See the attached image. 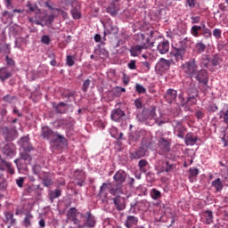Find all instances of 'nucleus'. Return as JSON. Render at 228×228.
I'll use <instances>...</instances> for the list:
<instances>
[{
    "mask_svg": "<svg viewBox=\"0 0 228 228\" xmlns=\"http://www.w3.org/2000/svg\"><path fill=\"white\" fill-rule=\"evenodd\" d=\"M129 154L130 159H141L147 154V148L141 146L139 149L130 151Z\"/></svg>",
    "mask_w": 228,
    "mask_h": 228,
    "instance_id": "6",
    "label": "nucleus"
},
{
    "mask_svg": "<svg viewBox=\"0 0 228 228\" xmlns=\"http://www.w3.org/2000/svg\"><path fill=\"white\" fill-rule=\"evenodd\" d=\"M147 165H149V162L145 159H141L139 162H138V167H139V170L141 172H147V169H145V167H147Z\"/></svg>",
    "mask_w": 228,
    "mask_h": 228,
    "instance_id": "43",
    "label": "nucleus"
},
{
    "mask_svg": "<svg viewBox=\"0 0 228 228\" xmlns=\"http://www.w3.org/2000/svg\"><path fill=\"white\" fill-rule=\"evenodd\" d=\"M197 97H199V91L197 89H189L187 99L183 94H179L178 99L181 106H193L197 104Z\"/></svg>",
    "mask_w": 228,
    "mask_h": 228,
    "instance_id": "2",
    "label": "nucleus"
},
{
    "mask_svg": "<svg viewBox=\"0 0 228 228\" xmlns=\"http://www.w3.org/2000/svg\"><path fill=\"white\" fill-rule=\"evenodd\" d=\"M5 60L7 67L10 68L15 66V61H13V59L10 58L8 55L5 57Z\"/></svg>",
    "mask_w": 228,
    "mask_h": 228,
    "instance_id": "55",
    "label": "nucleus"
},
{
    "mask_svg": "<svg viewBox=\"0 0 228 228\" xmlns=\"http://www.w3.org/2000/svg\"><path fill=\"white\" fill-rule=\"evenodd\" d=\"M27 6L28 7L29 12H36L37 8H38V6H37V4H31V2H28Z\"/></svg>",
    "mask_w": 228,
    "mask_h": 228,
    "instance_id": "59",
    "label": "nucleus"
},
{
    "mask_svg": "<svg viewBox=\"0 0 228 228\" xmlns=\"http://www.w3.org/2000/svg\"><path fill=\"white\" fill-rule=\"evenodd\" d=\"M159 149H161V151H164V152H169V151H170V139L161 137L159 140Z\"/></svg>",
    "mask_w": 228,
    "mask_h": 228,
    "instance_id": "17",
    "label": "nucleus"
},
{
    "mask_svg": "<svg viewBox=\"0 0 228 228\" xmlns=\"http://www.w3.org/2000/svg\"><path fill=\"white\" fill-rule=\"evenodd\" d=\"M25 177H19L16 179V184L19 186V188H23L24 187V181Z\"/></svg>",
    "mask_w": 228,
    "mask_h": 228,
    "instance_id": "56",
    "label": "nucleus"
},
{
    "mask_svg": "<svg viewBox=\"0 0 228 228\" xmlns=\"http://www.w3.org/2000/svg\"><path fill=\"white\" fill-rule=\"evenodd\" d=\"M75 178L77 181H78L77 182V184L78 186H83V184L85 183V172L83 170L75 171Z\"/></svg>",
    "mask_w": 228,
    "mask_h": 228,
    "instance_id": "24",
    "label": "nucleus"
},
{
    "mask_svg": "<svg viewBox=\"0 0 228 228\" xmlns=\"http://www.w3.org/2000/svg\"><path fill=\"white\" fill-rule=\"evenodd\" d=\"M222 142H224V147H227V145H228V132H224V134L222 137Z\"/></svg>",
    "mask_w": 228,
    "mask_h": 228,
    "instance_id": "62",
    "label": "nucleus"
},
{
    "mask_svg": "<svg viewBox=\"0 0 228 228\" xmlns=\"http://www.w3.org/2000/svg\"><path fill=\"white\" fill-rule=\"evenodd\" d=\"M156 106H151L146 113V120H156L158 114H156Z\"/></svg>",
    "mask_w": 228,
    "mask_h": 228,
    "instance_id": "25",
    "label": "nucleus"
},
{
    "mask_svg": "<svg viewBox=\"0 0 228 228\" xmlns=\"http://www.w3.org/2000/svg\"><path fill=\"white\" fill-rule=\"evenodd\" d=\"M201 35L202 37H204V38H211V29L209 28L202 29Z\"/></svg>",
    "mask_w": 228,
    "mask_h": 228,
    "instance_id": "51",
    "label": "nucleus"
},
{
    "mask_svg": "<svg viewBox=\"0 0 228 228\" xmlns=\"http://www.w3.org/2000/svg\"><path fill=\"white\" fill-rule=\"evenodd\" d=\"M70 13L73 17V19H75V20H77L79 19H81V11H79V7H74L71 11Z\"/></svg>",
    "mask_w": 228,
    "mask_h": 228,
    "instance_id": "38",
    "label": "nucleus"
},
{
    "mask_svg": "<svg viewBox=\"0 0 228 228\" xmlns=\"http://www.w3.org/2000/svg\"><path fill=\"white\" fill-rule=\"evenodd\" d=\"M20 147L23 149V152L20 153V159H23V161H31V156L28 154V152H31V151H34L35 148H33V145L29 142V136L21 137L20 141Z\"/></svg>",
    "mask_w": 228,
    "mask_h": 228,
    "instance_id": "1",
    "label": "nucleus"
},
{
    "mask_svg": "<svg viewBox=\"0 0 228 228\" xmlns=\"http://www.w3.org/2000/svg\"><path fill=\"white\" fill-rule=\"evenodd\" d=\"M39 179H42L43 184L46 188H49V186H53V175L51 174V173H47V172L46 173H43L42 177L39 178Z\"/></svg>",
    "mask_w": 228,
    "mask_h": 228,
    "instance_id": "14",
    "label": "nucleus"
},
{
    "mask_svg": "<svg viewBox=\"0 0 228 228\" xmlns=\"http://www.w3.org/2000/svg\"><path fill=\"white\" fill-rule=\"evenodd\" d=\"M208 111H210V113H215V111H218V107L215 103H210L208 107Z\"/></svg>",
    "mask_w": 228,
    "mask_h": 228,
    "instance_id": "52",
    "label": "nucleus"
},
{
    "mask_svg": "<svg viewBox=\"0 0 228 228\" xmlns=\"http://www.w3.org/2000/svg\"><path fill=\"white\" fill-rule=\"evenodd\" d=\"M201 67H205L208 69L209 66V55L208 54H203L200 61Z\"/></svg>",
    "mask_w": 228,
    "mask_h": 228,
    "instance_id": "42",
    "label": "nucleus"
},
{
    "mask_svg": "<svg viewBox=\"0 0 228 228\" xmlns=\"http://www.w3.org/2000/svg\"><path fill=\"white\" fill-rule=\"evenodd\" d=\"M195 49H196L197 54H202V53L206 52V45L202 43V41L198 42L195 45Z\"/></svg>",
    "mask_w": 228,
    "mask_h": 228,
    "instance_id": "35",
    "label": "nucleus"
},
{
    "mask_svg": "<svg viewBox=\"0 0 228 228\" xmlns=\"http://www.w3.org/2000/svg\"><path fill=\"white\" fill-rule=\"evenodd\" d=\"M219 117H220V118H223L224 124H227V126H228V110H221L219 112Z\"/></svg>",
    "mask_w": 228,
    "mask_h": 228,
    "instance_id": "45",
    "label": "nucleus"
},
{
    "mask_svg": "<svg viewBox=\"0 0 228 228\" xmlns=\"http://www.w3.org/2000/svg\"><path fill=\"white\" fill-rule=\"evenodd\" d=\"M4 216H5V221L7 222V224H11V225H15L17 221L15 220V218H13L12 213L5 212Z\"/></svg>",
    "mask_w": 228,
    "mask_h": 228,
    "instance_id": "37",
    "label": "nucleus"
},
{
    "mask_svg": "<svg viewBox=\"0 0 228 228\" xmlns=\"http://www.w3.org/2000/svg\"><path fill=\"white\" fill-rule=\"evenodd\" d=\"M90 83H92V81L90 79H86L84 81L83 86H82V91L86 93L88 92V88H90Z\"/></svg>",
    "mask_w": 228,
    "mask_h": 228,
    "instance_id": "50",
    "label": "nucleus"
},
{
    "mask_svg": "<svg viewBox=\"0 0 228 228\" xmlns=\"http://www.w3.org/2000/svg\"><path fill=\"white\" fill-rule=\"evenodd\" d=\"M201 29H202V27L194 25L191 28V34L192 35V37H195L197 38L200 37V34L199 33V31H200Z\"/></svg>",
    "mask_w": 228,
    "mask_h": 228,
    "instance_id": "40",
    "label": "nucleus"
},
{
    "mask_svg": "<svg viewBox=\"0 0 228 228\" xmlns=\"http://www.w3.org/2000/svg\"><path fill=\"white\" fill-rule=\"evenodd\" d=\"M51 143L53 149H57V151H60V149H63L64 145H67V139L65 138V136L55 133L53 138L51 139Z\"/></svg>",
    "mask_w": 228,
    "mask_h": 228,
    "instance_id": "5",
    "label": "nucleus"
},
{
    "mask_svg": "<svg viewBox=\"0 0 228 228\" xmlns=\"http://www.w3.org/2000/svg\"><path fill=\"white\" fill-rule=\"evenodd\" d=\"M172 64V61L161 58L157 65L159 67V70L160 72H165L170 69V65Z\"/></svg>",
    "mask_w": 228,
    "mask_h": 228,
    "instance_id": "19",
    "label": "nucleus"
},
{
    "mask_svg": "<svg viewBox=\"0 0 228 228\" xmlns=\"http://www.w3.org/2000/svg\"><path fill=\"white\" fill-rule=\"evenodd\" d=\"M49 195H50L51 200H54V199H58L59 197L61 196V191L60 190H55L54 191H51Z\"/></svg>",
    "mask_w": 228,
    "mask_h": 228,
    "instance_id": "44",
    "label": "nucleus"
},
{
    "mask_svg": "<svg viewBox=\"0 0 228 228\" xmlns=\"http://www.w3.org/2000/svg\"><path fill=\"white\" fill-rule=\"evenodd\" d=\"M124 93H126V88L124 87L116 86L112 89V94L114 97H120Z\"/></svg>",
    "mask_w": 228,
    "mask_h": 228,
    "instance_id": "36",
    "label": "nucleus"
},
{
    "mask_svg": "<svg viewBox=\"0 0 228 228\" xmlns=\"http://www.w3.org/2000/svg\"><path fill=\"white\" fill-rule=\"evenodd\" d=\"M154 44L155 42L151 43V39L147 38L146 43L132 46L130 48L131 56L136 57L139 54H142V51H143V49H152V47H154Z\"/></svg>",
    "mask_w": 228,
    "mask_h": 228,
    "instance_id": "4",
    "label": "nucleus"
},
{
    "mask_svg": "<svg viewBox=\"0 0 228 228\" xmlns=\"http://www.w3.org/2000/svg\"><path fill=\"white\" fill-rule=\"evenodd\" d=\"M196 79L202 85H208V71L206 69L198 70Z\"/></svg>",
    "mask_w": 228,
    "mask_h": 228,
    "instance_id": "15",
    "label": "nucleus"
},
{
    "mask_svg": "<svg viewBox=\"0 0 228 228\" xmlns=\"http://www.w3.org/2000/svg\"><path fill=\"white\" fill-rule=\"evenodd\" d=\"M110 118L114 122H122L126 118V112L121 109H114L111 111Z\"/></svg>",
    "mask_w": 228,
    "mask_h": 228,
    "instance_id": "8",
    "label": "nucleus"
},
{
    "mask_svg": "<svg viewBox=\"0 0 228 228\" xmlns=\"http://www.w3.org/2000/svg\"><path fill=\"white\" fill-rule=\"evenodd\" d=\"M203 216L205 218L207 225H210V224H213V211L207 210L203 212Z\"/></svg>",
    "mask_w": 228,
    "mask_h": 228,
    "instance_id": "31",
    "label": "nucleus"
},
{
    "mask_svg": "<svg viewBox=\"0 0 228 228\" xmlns=\"http://www.w3.org/2000/svg\"><path fill=\"white\" fill-rule=\"evenodd\" d=\"M65 106H67V103L61 102L59 104H57L56 106H53V108H55L57 113L61 114V113H66L67 112V110L62 109V108H65Z\"/></svg>",
    "mask_w": 228,
    "mask_h": 228,
    "instance_id": "41",
    "label": "nucleus"
},
{
    "mask_svg": "<svg viewBox=\"0 0 228 228\" xmlns=\"http://www.w3.org/2000/svg\"><path fill=\"white\" fill-rule=\"evenodd\" d=\"M189 173L191 177H197L199 175V168H190Z\"/></svg>",
    "mask_w": 228,
    "mask_h": 228,
    "instance_id": "58",
    "label": "nucleus"
},
{
    "mask_svg": "<svg viewBox=\"0 0 228 228\" xmlns=\"http://www.w3.org/2000/svg\"><path fill=\"white\" fill-rule=\"evenodd\" d=\"M195 117L199 119L204 118V112L202 110H197L195 112Z\"/></svg>",
    "mask_w": 228,
    "mask_h": 228,
    "instance_id": "63",
    "label": "nucleus"
},
{
    "mask_svg": "<svg viewBox=\"0 0 228 228\" xmlns=\"http://www.w3.org/2000/svg\"><path fill=\"white\" fill-rule=\"evenodd\" d=\"M33 170V174H35V175H37L39 177V179H42V176L44 175V171H42V166L37 164L34 165L32 167Z\"/></svg>",
    "mask_w": 228,
    "mask_h": 228,
    "instance_id": "33",
    "label": "nucleus"
},
{
    "mask_svg": "<svg viewBox=\"0 0 228 228\" xmlns=\"http://www.w3.org/2000/svg\"><path fill=\"white\" fill-rule=\"evenodd\" d=\"M197 136L193 135L191 133H188L185 136V144L195 145V143H197Z\"/></svg>",
    "mask_w": 228,
    "mask_h": 228,
    "instance_id": "29",
    "label": "nucleus"
},
{
    "mask_svg": "<svg viewBox=\"0 0 228 228\" xmlns=\"http://www.w3.org/2000/svg\"><path fill=\"white\" fill-rule=\"evenodd\" d=\"M164 98L166 99L167 102H168V104H172V102L177 99V91L174 89H168L164 94Z\"/></svg>",
    "mask_w": 228,
    "mask_h": 228,
    "instance_id": "16",
    "label": "nucleus"
},
{
    "mask_svg": "<svg viewBox=\"0 0 228 228\" xmlns=\"http://www.w3.org/2000/svg\"><path fill=\"white\" fill-rule=\"evenodd\" d=\"M135 90L137 94H147V89H145V87L140 84H136Z\"/></svg>",
    "mask_w": 228,
    "mask_h": 228,
    "instance_id": "49",
    "label": "nucleus"
},
{
    "mask_svg": "<svg viewBox=\"0 0 228 228\" xmlns=\"http://www.w3.org/2000/svg\"><path fill=\"white\" fill-rule=\"evenodd\" d=\"M170 54L172 58L175 60V61H183L184 60V54H186V52L184 50H181V48H178V46H176L173 48Z\"/></svg>",
    "mask_w": 228,
    "mask_h": 228,
    "instance_id": "9",
    "label": "nucleus"
},
{
    "mask_svg": "<svg viewBox=\"0 0 228 228\" xmlns=\"http://www.w3.org/2000/svg\"><path fill=\"white\" fill-rule=\"evenodd\" d=\"M187 4L190 8H193L197 4V2L195 0H187Z\"/></svg>",
    "mask_w": 228,
    "mask_h": 228,
    "instance_id": "64",
    "label": "nucleus"
},
{
    "mask_svg": "<svg viewBox=\"0 0 228 228\" xmlns=\"http://www.w3.org/2000/svg\"><path fill=\"white\" fill-rule=\"evenodd\" d=\"M2 152L5 158L12 159L13 156H15V150L13 149V146L11 144H6Z\"/></svg>",
    "mask_w": 228,
    "mask_h": 228,
    "instance_id": "22",
    "label": "nucleus"
},
{
    "mask_svg": "<svg viewBox=\"0 0 228 228\" xmlns=\"http://www.w3.org/2000/svg\"><path fill=\"white\" fill-rule=\"evenodd\" d=\"M13 74V69L6 66L0 69V79L4 82L6 79H10Z\"/></svg>",
    "mask_w": 228,
    "mask_h": 228,
    "instance_id": "10",
    "label": "nucleus"
},
{
    "mask_svg": "<svg viewBox=\"0 0 228 228\" xmlns=\"http://www.w3.org/2000/svg\"><path fill=\"white\" fill-rule=\"evenodd\" d=\"M159 165H160V172H174V169L175 168V165H174V163H171L167 160L164 161V160H160L159 161Z\"/></svg>",
    "mask_w": 228,
    "mask_h": 228,
    "instance_id": "13",
    "label": "nucleus"
},
{
    "mask_svg": "<svg viewBox=\"0 0 228 228\" xmlns=\"http://www.w3.org/2000/svg\"><path fill=\"white\" fill-rule=\"evenodd\" d=\"M110 193V195H118V193H122V188L120 186L112 187Z\"/></svg>",
    "mask_w": 228,
    "mask_h": 228,
    "instance_id": "47",
    "label": "nucleus"
},
{
    "mask_svg": "<svg viewBox=\"0 0 228 228\" xmlns=\"http://www.w3.org/2000/svg\"><path fill=\"white\" fill-rule=\"evenodd\" d=\"M0 170L2 172H4V170H6L7 174H10L11 175H13V174H15V170L12 167V163L3 159H0Z\"/></svg>",
    "mask_w": 228,
    "mask_h": 228,
    "instance_id": "11",
    "label": "nucleus"
},
{
    "mask_svg": "<svg viewBox=\"0 0 228 228\" xmlns=\"http://www.w3.org/2000/svg\"><path fill=\"white\" fill-rule=\"evenodd\" d=\"M31 220H33V216L31 215V213H27L22 222L23 225L26 228L31 227Z\"/></svg>",
    "mask_w": 228,
    "mask_h": 228,
    "instance_id": "34",
    "label": "nucleus"
},
{
    "mask_svg": "<svg viewBox=\"0 0 228 228\" xmlns=\"http://www.w3.org/2000/svg\"><path fill=\"white\" fill-rule=\"evenodd\" d=\"M150 195L153 200H158V199H161V191H159L156 188L151 189Z\"/></svg>",
    "mask_w": 228,
    "mask_h": 228,
    "instance_id": "39",
    "label": "nucleus"
},
{
    "mask_svg": "<svg viewBox=\"0 0 228 228\" xmlns=\"http://www.w3.org/2000/svg\"><path fill=\"white\" fill-rule=\"evenodd\" d=\"M126 179H127V174L124 170L118 171L113 176L116 186H122L126 183Z\"/></svg>",
    "mask_w": 228,
    "mask_h": 228,
    "instance_id": "7",
    "label": "nucleus"
},
{
    "mask_svg": "<svg viewBox=\"0 0 228 228\" xmlns=\"http://www.w3.org/2000/svg\"><path fill=\"white\" fill-rule=\"evenodd\" d=\"M175 133H176V136H178V138H184V134L186 133V128H184V126H183V125L181 123H178L175 126Z\"/></svg>",
    "mask_w": 228,
    "mask_h": 228,
    "instance_id": "27",
    "label": "nucleus"
},
{
    "mask_svg": "<svg viewBox=\"0 0 228 228\" xmlns=\"http://www.w3.org/2000/svg\"><path fill=\"white\" fill-rule=\"evenodd\" d=\"M182 69L186 76H188V77H193V76H197V72H199V64L197 63V60H189L182 65Z\"/></svg>",
    "mask_w": 228,
    "mask_h": 228,
    "instance_id": "3",
    "label": "nucleus"
},
{
    "mask_svg": "<svg viewBox=\"0 0 228 228\" xmlns=\"http://www.w3.org/2000/svg\"><path fill=\"white\" fill-rule=\"evenodd\" d=\"M134 104H135V108H136L137 110H142V106H143V103L142 102V100H140V99H136V100L134 101Z\"/></svg>",
    "mask_w": 228,
    "mask_h": 228,
    "instance_id": "61",
    "label": "nucleus"
},
{
    "mask_svg": "<svg viewBox=\"0 0 228 228\" xmlns=\"http://www.w3.org/2000/svg\"><path fill=\"white\" fill-rule=\"evenodd\" d=\"M115 3H118V0L112 1L110 6H108L106 9L107 13H110L112 17L117 16L118 14V11L120 10V8H118Z\"/></svg>",
    "mask_w": 228,
    "mask_h": 228,
    "instance_id": "20",
    "label": "nucleus"
},
{
    "mask_svg": "<svg viewBox=\"0 0 228 228\" xmlns=\"http://www.w3.org/2000/svg\"><path fill=\"white\" fill-rule=\"evenodd\" d=\"M6 189V180L3 177V175H0V190Z\"/></svg>",
    "mask_w": 228,
    "mask_h": 228,
    "instance_id": "53",
    "label": "nucleus"
},
{
    "mask_svg": "<svg viewBox=\"0 0 228 228\" xmlns=\"http://www.w3.org/2000/svg\"><path fill=\"white\" fill-rule=\"evenodd\" d=\"M212 186L215 188L216 191H222L224 190V183L220 178H216L212 182Z\"/></svg>",
    "mask_w": 228,
    "mask_h": 228,
    "instance_id": "30",
    "label": "nucleus"
},
{
    "mask_svg": "<svg viewBox=\"0 0 228 228\" xmlns=\"http://www.w3.org/2000/svg\"><path fill=\"white\" fill-rule=\"evenodd\" d=\"M66 61H67V66L68 67H73V65L75 63L74 57L71 56V55H68L67 59H66Z\"/></svg>",
    "mask_w": 228,
    "mask_h": 228,
    "instance_id": "54",
    "label": "nucleus"
},
{
    "mask_svg": "<svg viewBox=\"0 0 228 228\" xmlns=\"http://www.w3.org/2000/svg\"><path fill=\"white\" fill-rule=\"evenodd\" d=\"M86 221L87 227H95V217L92 216V212L88 211L86 213Z\"/></svg>",
    "mask_w": 228,
    "mask_h": 228,
    "instance_id": "26",
    "label": "nucleus"
},
{
    "mask_svg": "<svg viewBox=\"0 0 228 228\" xmlns=\"http://www.w3.org/2000/svg\"><path fill=\"white\" fill-rule=\"evenodd\" d=\"M157 49L160 53V54H167V53L170 49V43L168 42V40H163L158 45Z\"/></svg>",
    "mask_w": 228,
    "mask_h": 228,
    "instance_id": "21",
    "label": "nucleus"
},
{
    "mask_svg": "<svg viewBox=\"0 0 228 228\" xmlns=\"http://www.w3.org/2000/svg\"><path fill=\"white\" fill-rule=\"evenodd\" d=\"M136 224H138V218L135 217L134 216H128L126 217L125 225L127 228H131L133 227V225H136Z\"/></svg>",
    "mask_w": 228,
    "mask_h": 228,
    "instance_id": "28",
    "label": "nucleus"
},
{
    "mask_svg": "<svg viewBox=\"0 0 228 228\" xmlns=\"http://www.w3.org/2000/svg\"><path fill=\"white\" fill-rule=\"evenodd\" d=\"M213 35L216 38H220V37H222V30H220V28H215L213 30Z\"/></svg>",
    "mask_w": 228,
    "mask_h": 228,
    "instance_id": "60",
    "label": "nucleus"
},
{
    "mask_svg": "<svg viewBox=\"0 0 228 228\" xmlns=\"http://www.w3.org/2000/svg\"><path fill=\"white\" fill-rule=\"evenodd\" d=\"M74 216H77V208H71L68 211V218H72Z\"/></svg>",
    "mask_w": 228,
    "mask_h": 228,
    "instance_id": "48",
    "label": "nucleus"
},
{
    "mask_svg": "<svg viewBox=\"0 0 228 228\" xmlns=\"http://www.w3.org/2000/svg\"><path fill=\"white\" fill-rule=\"evenodd\" d=\"M221 62H222V59H220V57H218V55H214L212 61H211L213 67H218Z\"/></svg>",
    "mask_w": 228,
    "mask_h": 228,
    "instance_id": "46",
    "label": "nucleus"
},
{
    "mask_svg": "<svg viewBox=\"0 0 228 228\" xmlns=\"http://www.w3.org/2000/svg\"><path fill=\"white\" fill-rule=\"evenodd\" d=\"M2 134H4L6 142H9V140H12L13 137V131L10 130L8 127H4L2 129Z\"/></svg>",
    "mask_w": 228,
    "mask_h": 228,
    "instance_id": "32",
    "label": "nucleus"
},
{
    "mask_svg": "<svg viewBox=\"0 0 228 228\" xmlns=\"http://www.w3.org/2000/svg\"><path fill=\"white\" fill-rule=\"evenodd\" d=\"M112 200L118 211H124V209H126V198L122 196H117L113 198Z\"/></svg>",
    "mask_w": 228,
    "mask_h": 228,
    "instance_id": "12",
    "label": "nucleus"
},
{
    "mask_svg": "<svg viewBox=\"0 0 228 228\" xmlns=\"http://www.w3.org/2000/svg\"><path fill=\"white\" fill-rule=\"evenodd\" d=\"M176 47L180 48L182 51L183 50V52L186 53V50L191 47V41L188 39V37H185L178 43Z\"/></svg>",
    "mask_w": 228,
    "mask_h": 228,
    "instance_id": "23",
    "label": "nucleus"
},
{
    "mask_svg": "<svg viewBox=\"0 0 228 228\" xmlns=\"http://www.w3.org/2000/svg\"><path fill=\"white\" fill-rule=\"evenodd\" d=\"M42 44L49 45L51 44V37L49 36H43L41 39Z\"/></svg>",
    "mask_w": 228,
    "mask_h": 228,
    "instance_id": "57",
    "label": "nucleus"
},
{
    "mask_svg": "<svg viewBox=\"0 0 228 228\" xmlns=\"http://www.w3.org/2000/svg\"><path fill=\"white\" fill-rule=\"evenodd\" d=\"M54 134H56V133L53 132V130L49 126L42 127L41 136L44 140H49L50 138H54Z\"/></svg>",
    "mask_w": 228,
    "mask_h": 228,
    "instance_id": "18",
    "label": "nucleus"
}]
</instances>
